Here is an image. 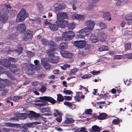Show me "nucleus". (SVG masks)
<instances>
[{"mask_svg":"<svg viewBox=\"0 0 132 132\" xmlns=\"http://www.w3.org/2000/svg\"><path fill=\"white\" fill-rule=\"evenodd\" d=\"M39 115L32 111H29L27 113H22L17 115L18 118L19 119H24L27 117H28L31 119L33 117L34 118L39 117Z\"/></svg>","mask_w":132,"mask_h":132,"instance_id":"f257e3e1","label":"nucleus"},{"mask_svg":"<svg viewBox=\"0 0 132 132\" xmlns=\"http://www.w3.org/2000/svg\"><path fill=\"white\" fill-rule=\"evenodd\" d=\"M9 61L15 62L17 61V59L15 58L10 57L9 58V60H5L4 62V65L5 66H6V67H8L9 68L8 69L9 70H11L12 72L16 73L18 71L17 70L15 66L14 65L10 64Z\"/></svg>","mask_w":132,"mask_h":132,"instance_id":"f03ea898","label":"nucleus"},{"mask_svg":"<svg viewBox=\"0 0 132 132\" xmlns=\"http://www.w3.org/2000/svg\"><path fill=\"white\" fill-rule=\"evenodd\" d=\"M28 16V14L24 9H22L17 14L16 21L18 22H22Z\"/></svg>","mask_w":132,"mask_h":132,"instance_id":"7ed1b4c3","label":"nucleus"},{"mask_svg":"<svg viewBox=\"0 0 132 132\" xmlns=\"http://www.w3.org/2000/svg\"><path fill=\"white\" fill-rule=\"evenodd\" d=\"M75 36V34L72 31H69L63 32L62 34V39L64 40L71 39Z\"/></svg>","mask_w":132,"mask_h":132,"instance_id":"20e7f679","label":"nucleus"},{"mask_svg":"<svg viewBox=\"0 0 132 132\" xmlns=\"http://www.w3.org/2000/svg\"><path fill=\"white\" fill-rule=\"evenodd\" d=\"M41 64L46 70H49L51 68V65L48 63L49 60L46 58H42L41 60Z\"/></svg>","mask_w":132,"mask_h":132,"instance_id":"39448f33","label":"nucleus"},{"mask_svg":"<svg viewBox=\"0 0 132 132\" xmlns=\"http://www.w3.org/2000/svg\"><path fill=\"white\" fill-rule=\"evenodd\" d=\"M4 68H3L2 67H0V73H3L4 72L6 73V74L8 77L10 78L12 75V73H13L12 71H10L11 70H9L8 69L9 68L5 66L4 64Z\"/></svg>","mask_w":132,"mask_h":132,"instance_id":"423d86ee","label":"nucleus"},{"mask_svg":"<svg viewBox=\"0 0 132 132\" xmlns=\"http://www.w3.org/2000/svg\"><path fill=\"white\" fill-rule=\"evenodd\" d=\"M45 26L46 27H48V26L50 29L52 31H55L57 30L58 28V25H56L55 24H51L50 22H47L45 21L44 22Z\"/></svg>","mask_w":132,"mask_h":132,"instance_id":"0eeeda50","label":"nucleus"},{"mask_svg":"<svg viewBox=\"0 0 132 132\" xmlns=\"http://www.w3.org/2000/svg\"><path fill=\"white\" fill-rule=\"evenodd\" d=\"M74 45L75 46L79 48H83L86 44L85 40L76 41L74 42Z\"/></svg>","mask_w":132,"mask_h":132,"instance_id":"6e6552de","label":"nucleus"},{"mask_svg":"<svg viewBox=\"0 0 132 132\" xmlns=\"http://www.w3.org/2000/svg\"><path fill=\"white\" fill-rule=\"evenodd\" d=\"M56 23L58 27L62 28L65 27L68 25V22L65 20H57Z\"/></svg>","mask_w":132,"mask_h":132,"instance_id":"1a4fd4ad","label":"nucleus"},{"mask_svg":"<svg viewBox=\"0 0 132 132\" xmlns=\"http://www.w3.org/2000/svg\"><path fill=\"white\" fill-rule=\"evenodd\" d=\"M57 20H62L68 18V16L66 13L63 12H59L57 14Z\"/></svg>","mask_w":132,"mask_h":132,"instance_id":"9d476101","label":"nucleus"},{"mask_svg":"<svg viewBox=\"0 0 132 132\" xmlns=\"http://www.w3.org/2000/svg\"><path fill=\"white\" fill-rule=\"evenodd\" d=\"M85 25L89 27V29L90 30H93L95 25L94 22L91 20H88L85 22Z\"/></svg>","mask_w":132,"mask_h":132,"instance_id":"9b49d317","label":"nucleus"},{"mask_svg":"<svg viewBox=\"0 0 132 132\" xmlns=\"http://www.w3.org/2000/svg\"><path fill=\"white\" fill-rule=\"evenodd\" d=\"M40 99L43 100V101H48L52 104H54L56 102V101L54 99L49 96H44L41 97Z\"/></svg>","mask_w":132,"mask_h":132,"instance_id":"f8f14e48","label":"nucleus"},{"mask_svg":"<svg viewBox=\"0 0 132 132\" xmlns=\"http://www.w3.org/2000/svg\"><path fill=\"white\" fill-rule=\"evenodd\" d=\"M17 31L20 33L23 32L26 29L25 25L24 24H18L16 28Z\"/></svg>","mask_w":132,"mask_h":132,"instance_id":"ddd939ff","label":"nucleus"},{"mask_svg":"<svg viewBox=\"0 0 132 132\" xmlns=\"http://www.w3.org/2000/svg\"><path fill=\"white\" fill-rule=\"evenodd\" d=\"M93 30H90L89 28L87 27L80 30L79 31V33L83 34L85 35H88L90 34L91 33V31Z\"/></svg>","mask_w":132,"mask_h":132,"instance_id":"4468645a","label":"nucleus"},{"mask_svg":"<svg viewBox=\"0 0 132 132\" xmlns=\"http://www.w3.org/2000/svg\"><path fill=\"white\" fill-rule=\"evenodd\" d=\"M54 10L55 11H57L61 10L62 9L64 8V4H56L54 5Z\"/></svg>","mask_w":132,"mask_h":132,"instance_id":"2eb2a0df","label":"nucleus"},{"mask_svg":"<svg viewBox=\"0 0 132 132\" xmlns=\"http://www.w3.org/2000/svg\"><path fill=\"white\" fill-rule=\"evenodd\" d=\"M33 33L31 31L28 30L26 31L24 37L23 38V39L25 40H27L28 39L30 38L32 36Z\"/></svg>","mask_w":132,"mask_h":132,"instance_id":"dca6fc26","label":"nucleus"},{"mask_svg":"<svg viewBox=\"0 0 132 132\" xmlns=\"http://www.w3.org/2000/svg\"><path fill=\"white\" fill-rule=\"evenodd\" d=\"M62 56L64 57L70 58L72 57V54L71 53H69L67 51H62L61 52Z\"/></svg>","mask_w":132,"mask_h":132,"instance_id":"f3484780","label":"nucleus"},{"mask_svg":"<svg viewBox=\"0 0 132 132\" xmlns=\"http://www.w3.org/2000/svg\"><path fill=\"white\" fill-rule=\"evenodd\" d=\"M98 37L100 41H105L107 38L105 34L103 32H101L99 33Z\"/></svg>","mask_w":132,"mask_h":132,"instance_id":"a211bd4d","label":"nucleus"},{"mask_svg":"<svg viewBox=\"0 0 132 132\" xmlns=\"http://www.w3.org/2000/svg\"><path fill=\"white\" fill-rule=\"evenodd\" d=\"M49 62L53 63L56 64L59 61V58L58 56H52L51 58H49Z\"/></svg>","mask_w":132,"mask_h":132,"instance_id":"6ab92c4d","label":"nucleus"},{"mask_svg":"<svg viewBox=\"0 0 132 132\" xmlns=\"http://www.w3.org/2000/svg\"><path fill=\"white\" fill-rule=\"evenodd\" d=\"M5 125H4L5 126H6L9 127H15L16 128L20 127V125L16 123L14 124L9 122H5Z\"/></svg>","mask_w":132,"mask_h":132,"instance_id":"aec40b11","label":"nucleus"},{"mask_svg":"<svg viewBox=\"0 0 132 132\" xmlns=\"http://www.w3.org/2000/svg\"><path fill=\"white\" fill-rule=\"evenodd\" d=\"M42 44L45 45H49L50 46H54V42L52 41H50V42L45 39H43L42 40Z\"/></svg>","mask_w":132,"mask_h":132,"instance_id":"412c9836","label":"nucleus"},{"mask_svg":"<svg viewBox=\"0 0 132 132\" xmlns=\"http://www.w3.org/2000/svg\"><path fill=\"white\" fill-rule=\"evenodd\" d=\"M51 49H50L48 50L47 51V53L48 55L50 56H53V53L55 51V49L54 48V46H51Z\"/></svg>","mask_w":132,"mask_h":132,"instance_id":"4be33fe9","label":"nucleus"},{"mask_svg":"<svg viewBox=\"0 0 132 132\" xmlns=\"http://www.w3.org/2000/svg\"><path fill=\"white\" fill-rule=\"evenodd\" d=\"M74 120L71 118L70 116L67 115L66 116V119L64 122L65 123L69 124L73 122Z\"/></svg>","mask_w":132,"mask_h":132,"instance_id":"5701e85b","label":"nucleus"},{"mask_svg":"<svg viewBox=\"0 0 132 132\" xmlns=\"http://www.w3.org/2000/svg\"><path fill=\"white\" fill-rule=\"evenodd\" d=\"M125 19L127 21V24L129 25L132 24V16L127 15L125 17Z\"/></svg>","mask_w":132,"mask_h":132,"instance_id":"b1692460","label":"nucleus"},{"mask_svg":"<svg viewBox=\"0 0 132 132\" xmlns=\"http://www.w3.org/2000/svg\"><path fill=\"white\" fill-rule=\"evenodd\" d=\"M10 82L8 80H4L3 81V83L4 84H0V91L2 90L4 87V86L9 85L10 84Z\"/></svg>","mask_w":132,"mask_h":132,"instance_id":"393cba45","label":"nucleus"},{"mask_svg":"<svg viewBox=\"0 0 132 132\" xmlns=\"http://www.w3.org/2000/svg\"><path fill=\"white\" fill-rule=\"evenodd\" d=\"M37 10L40 13H42L44 10V8L40 3L37 4Z\"/></svg>","mask_w":132,"mask_h":132,"instance_id":"a878e982","label":"nucleus"},{"mask_svg":"<svg viewBox=\"0 0 132 132\" xmlns=\"http://www.w3.org/2000/svg\"><path fill=\"white\" fill-rule=\"evenodd\" d=\"M90 39L91 41L93 43L97 42L98 41V39L96 36L94 34L91 35L90 37Z\"/></svg>","mask_w":132,"mask_h":132,"instance_id":"bb28decb","label":"nucleus"},{"mask_svg":"<svg viewBox=\"0 0 132 132\" xmlns=\"http://www.w3.org/2000/svg\"><path fill=\"white\" fill-rule=\"evenodd\" d=\"M50 108L47 107L46 108H42L40 109V111L42 113L45 112H48L51 113L50 111Z\"/></svg>","mask_w":132,"mask_h":132,"instance_id":"cd10ccee","label":"nucleus"},{"mask_svg":"<svg viewBox=\"0 0 132 132\" xmlns=\"http://www.w3.org/2000/svg\"><path fill=\"white\" fill-rule=\"evenodd\" d=\"M127 2L126 0H118L117 2L116 5L117 6H120L126 4Z\"/></svg>","mask_w":132,"mask_h":132,"instance_id":"c85d7f7f","label":"nucleus"},{"mask_svg":"<svg viewBox=\"0 0 132 132\" xmlns=\"http://www.w3.org/2000/svg\"><path fill=\"white\" fill-rule=\"evenodd\" d=\"M68 46L67 43L64 42L61 43L60 45L59 48L61 50H63L67 48Z\"/></svg>","mask_w":132,"mask_h":132,"instance_id":"c756f323","label":"nucleus"},{"mask_svg":"<svg viewBox=\"0 0 132 132\" xmlns=\"http://www.w3.org/2000/svg\"><path fill=\"white\" fill-rule=\"evenodd\" d=\"M32 125V123H27L23 125L22 128L24 129L27 130L29 127H31Z\"/></svg>","mask_w":132,"mask_h":132,"instance_id":"7c9ffc66","label":"nucleus"},{"mask_svg":"<svg viewBox=\"0 0 132 132\" xmlns=\"http://www.w3.org/2000/svg\"><path fill=\"white\" fill-rule=\"evenodd\" d=\"M109 48L107 46H102L100 47L98 50L99 51H106L108 50Z\"/></svg>","mask_w":132,"mask_h":132,"instance_id":"2f4dec72","label":"nucleus"},{"mask_svg":"<svg viewBox=\"0 0 132 132\" xmlns=\"http://www.w3.org/2000/svg\"><path fill=\"white\" fill-rule=\"evenodd\" d=\"M107 117L106 114L104 113L100 114L98 117V118L100 120H103L105 119Z\"/></svg>","mask_w":132,"mask_h":132,"instance_id":"473e14b6","label":"nucleus"},{"mask_svg":"<svg viewBox=\"0 0 132 132\" xmlns=\"http://www.w3.org/2000/svg\"><path fill=\"white\" fill-rule=\"evenodd\" d=\"M75 26V24L72 22L70 23L68 25V28L69 29L73 30L74 29Z\"/></svg>","mask_w":132,"mask_h":132,"instance_id":"72a5a7b5","label":"nucleus"},{"mask_svg":"<svg viewBox=\"0 0 132 132\" xmlns=\"http://www.w3.org/2000/svg\"><path fill=\"white\" fill-rule=\"evenodd\" d=\"M34 70L32 67H30L28 68V70L27 71V73L29 74L32 75L34 73Z\"/></svg>","mask_w":132,"mask_h":132,"instance_id":"f704fd0d","label":"nucleus"},{"mask_svg":"<svg viewBox=\"0 0 132 132\" xmlns=\"http://www.w3.org/2000/svg\"><path fill=\"white\" fill-rule=\"evenodd\" d=\"M96 9V7L94 5H91L88 6V9L90 11L92 12H93Z\"/></svg>","mask_w":132,"mask_h":132,"instance_id":"c9c22d12","label":"nucleus"},{"mask_svg":"<svg viewBox=\"0 0 132 132\" xmlns=\"http://www.w3.org/2000/svg\"><path fill=\"white\" fill-rule=\"evenodd\" d=\"M7 17L5 15H2L0 18V20L2 22H4L6 21L7 20Z\"/></svg>","mask_w":132,"mask_h":132,"instance_id":"e433bc0d","label":"nucleus"},{"mask_svg":"<svg viewBox=\"0 0 132 132\" xmlns=\"http://www.w3.org/2000/svg\"><path fill=\"white\" fill-rule=\"evenodd\" d=\"M57 100L60 102H62L64 100V98L63 96L61 94H58L57 95Z\"/></svg>","mask_w":132,"mask_h":132,"instance_id":"4c0bfd02","label":"nucleus"},{"mask_svg":"<svg viewBox=\"0 0 132 132\" xmlns=\"http://www.w3.org/2000/svg\"><path fill=\"white\" fill-rule=\"evenodd\" d=\"M110 15V13L109 12H104L103 14V18L104 19L107 20L108 19V18L109 16Z\"/></svg>","mask_w":132,"mask_h":132,"instance_id":"58836bf2","label":"nucleus"},{"mask_svg":"<svg viewBox=\"0 0 132 132\" xmlns=\"http://www.w3.org/2000/svg\"><path fill=\"white\" fill-rule=\"evenodd\" d=\"M92 128L94 131L96 132H99L100 131V129L99 127L96 125L93 126Z\"/></svg>","mask_w":132,"mask_h":132,"instance_id":"ea45409f","label":"nucleus"},{"mask_svg":"<svg viewBox=\"0 0 132 132\" xmlns=\"http://www.w3.org/2000/svg\"><path fill=\"white\" fill-rule=\"evenodd\" d=\"M81 99L80 94L79 93V92L77 93L75 97V100L76 101H80Z\"/></svg>","mask_w":132,"mask_h":132,"instance_id":"a19ab883","label":"nucleus"},{"mask_svg":"<svg viewBox=\"0 0 132 132\" xmlns=\"http://www.w3.org/2000/svg\"><path fill=\"white\" fill-rule=\"evenodd\" d=\"M48 104L47 102H45L43 103H37L35 104V105L36 106H38L39 107H42L47 105Z\"/></svg>","mask_w":132,"mask_h":132,"instance_id":"79ce46f5","label":"nucleus"},{"mask_svg":"<svg viewBox=\"0 0 132 132\" xmlns=\"http://www.w3.org/2000/svg\"><path fill=\"white\" fill-rule=\"evenodd\" d=\"M53 113L54 116L56 117L61 115V113L56 110H54L53 111Z\"/></svg>","mask_w":132,"mask_h":132,"instance_id":"37998d69","label":"nucleus"},{"mask_svg":"<svg viewBox=\"0 0 132 132\" xmlns=\"http://www.w3.org/2000/svg\"><path fill=\"white\" fill-rule=\"evenodd\" d=\"M92 75L90 74H85L81 77V78L82 79H87L90 78Z\"/></svg>","mask_w":132,"mask_h":132,"instance_id":"c03bdc74","label":"nucleus"},{"mask_svg":"<svg viewBox=\"0 0 132 132\" xmlns=\"http://www.w3.org/2000/svg\"><path fill=\"white\" fill-rule=\"evenodd\" d=\"M99 26L102 29H104L107 28V26L102 22H100L99 23Z\"/></svg>","mask_w":132,"mask_h":132,"instance_id":"a18cd8bd","label":"nucleus"},{"mask_svg":"<svg viewBox=\"0 0 132 132\" xmlns=\"http://www.w3.org/2000/svg\"><path fill=\"white\" fill-rule=\"evenodd\" d=\"M125 50L127 51L129 50L131 48V44L130 43H126L125 45Z\"/></svg>","mask_w":132,"mask_h":132,"instance_id":"49530a36","label":"nucleus"},{"mask_svg":"<svg viewBox=\"0 0 132 132\" xmlns=\"http://www.w3.org/2000/svg\"><path fill=\"white\" fill-rule=\"evenodd\" d=\"M123 57V56L120 55H116L113 56V58L115 59H120L122 58Z\"/></svg>","mask_w":132,"mask_h":132,"instance_id":"de8ad7c7","label":"nucleus"},{"mask_svg":"<svg viewBox=\"0 0 132 132\" xmlns=\"http://www.w3.org/2000/svg\"><path fill=\"white\" fill-rule=\"evenodd\" d=\"M22 98L21 96H14L13 98V101H16L19 99Z\"/></svg>","mask_w":132,"mask_h":132,"instance_id":"09e8293b","label":"nucleus"},{"mask_svg":"<svg viewBox=\"0 0 132 132\" xmlns=\"http://www.w3.org/2000/svg\"><path fill=\"white\" fill-rule=\"evenodd\" d=\"M121 121V120H120L118 118L117 119H114L113 120V123L114 124H117L119 123L120 121Z\"/></svg>","mask_w":132,"mask_h":132,"instance_id":"8fccbe9b","label":"nucleus"},{"mask_svg":"<svg viewBox=\"0 0 132 132\" xmlns=\"http://www.w3.org/2000/svg\"><path fill=\"white\" fill-rule=\"evenodd\" d=\"M85 18L84 15L78 14L77 19L79 20H83Z\"/></svg>","mask_w":132,"mask_h":132,"instance_id":"3c124183","label":"nucleus"},{"mask_svg":"<svg viewBox=\"0 0 132 132\" xmlns=\"http://www.w3.org/2000/svg\"><path fill=\"white\" fill-rule=\"evenodd\" d=\"M92 111L91 109H87L85 110V112L87 114H92Z\"/></svg>","mask_w":132,"mask_h":132,"instance_id":"603ef678","label":"nucleus"},{"mask_svg":"<svg viewBox=\"0 0 132 132\" xmlns=\"http://www.w3.org/2000/svg\"><path fill=\"white\" fill-rule=\"evenodd\" d=\"M63 92L66 94L70 95L73 94L72 91L69 90H64L63 91Z\"/></svg>","mask_w":132,"mask_h":132,"instance_id":"864d4df0","label":"nucleus"},{"mask_svg":"<svg viewBox=\"0 0 132 132\" xmlns=\"http://www.w3.org/2000/svg\"><path fill=\"white\" fill-rule=\"evenodd\" d=\"M30 91L33 92L36 95H39L38 92L37 91L35 90L34 88H30Z\"/></svg>","mask_w":132,"mask_h":132,"instance_id":"5fc2aeb1","label":"nucleus"},{"mask_svg":"<svg viewBox=\"0 0 132 132\" xmlns=\"http://www.w3.org/2000/svg\"><path fill=\"white\" fill-rule=\"evenodd\" d=\"M56 120L58 122H60L61 121L62 119V115L56 117Z\"/></svg>","mask_w":132,"mask_h":132,"instance_id":"6e6d98bb","label":"nucleus"},{"mask_svg":"<svg viewBox=\"0 0 132 132\" xmlns=\"http://www.w3.org/2000/svg\"><path fill=\"white\" fill-rule=\"evenodd\" d=\"M100 71H96L95 70H94L93 71L90 72V73H92L93 75H96L100 73Z\"/></svg>","mask_w":132,"mask_h":132,"instance_id":"4d7b16f0","label":"nucleus"},{"mask_svg":"<svg viewBox=\"0 0 132 132\" xmlns=\"http://www.w3.org/2000/svg\"><path fill=\"white\" fill-rule=\"evenodd\" d=\"M78 14H73L71 16L72 18L73 19H77Z\"/></svg>","mask_w":132,"mask_h":132,"instance_id":"13d9d810","label":"nucleus"},{"mask_svg":"<svg viewBox=\"0 0 132 132\" xmlns=\"http://www.w3.org/2000/svg\"><path fill=\"white\" fill-rule=\"evenodd\" d=\"M131 34V33L130 31L127 30L123 32V34L126 35H130Z\"/></svg>","mask_w":132,"mask_h":132,"instance_id":"bf43d9fd","label":"nucleus"},{"mask_svg":"<svg viewBox=\"0 0 132 132\" xmlns=\"http://www.w3.org/2000/svg\"><path fill=\"white\" fill-rule=\"evenodd\" d=\"M126 58L128 59H132V53H130V54L126 55Z\"/></svg>","mask_w":132,"mask_h":132,"instance_id":"052dcab7","label":"nucleus"},{"mask_svg":"<svg viewBox=\"0 0 132 132\" xmlns=\"http://www.w3.org/2000/svg\"><path fill=\"white\" fill-rule=\"evenodd\" d=\"M4 132H10V131L13 132H15L16 131V130H12V131L10 130L9 129H7V128H4Z\"/></svg>","mask_w":132,"mask_h":132,"instance_id":"680f3d73","label":"nucleus"},{"mask_svg":"<svg viewBox=\"0 0 132 132\" xmlns=\"http://www.w3.org/2000/svg\"><path fill=\"white\" fill-rule=\"evenodd\" d=\"M46 88L44 86L42 87L40 89V91L42 93L44 92L46 90Z\"/></svg>","mask_w":132,"mask_h":132,"instance_id":"e2e57ef3","label":"nucleus"},{"mask_svg":"<svg viewBox=\"0 0 132 132\" xmlns=\"http://www.w3.org/2000/svg\"><path fill=\"white\" fill-rule=\"evenodd\" d=\"M77 36V37L78 38H82L84 37V36L85 35L82 34H79Z\"/></svg>","mask_w":132,"mask_h":132,"instance_id":"0e129e2a","label":"nucleus"},{"mask_svg":"<svg viewBox=\"0 0 132 132\" xmlns=\"http://www.w3.org/2000/svg\"><path fill=\"white\" fill-rule=\"evenodd\" d=\"M78 71V69L77 68H75L72 70L71 71V72L72 73H75L76 72Z\"/></svg>","mask_w":132,"mask_h":132,"instance_id":"69168bd1","label":"nucleus"},{"mask_svg":"<svg viewBox=\"0 0 132 132\" xmlns=\"http://www.w3.org/2000/svg\"><path fill=\"white\" fill-rule=\"evenodd\" d=\"M27 53L28 55L30 57L33 56L34 55V54L33 52L30 51L28 52Z\"/></svg>","mask_w":132,"mask_h":132,"instance_id":"338daca9","label":"nucleus"},{"mask_svg":"<svg viewBox=\"0 0 132 132\" xmlns=\"http://www.w3.org/2000/svg\"><path fill=\"white\" fill-rule=\"evenodd\" d=\"M39 83L38 81H35L32 82V84L33 85L36 86H37Z\"/></svg>","mask_w":132,"mask_h":132,"instance_id":"774afa93","label":"nucleus"}]
</instances>
